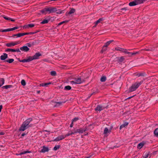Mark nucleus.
<instances>
[{
	"mask_svg": "<svg viewBox=\"0 0 158 158\" xmlns=\"http://www.w3.org/2000/svg\"><path fill=\"white\" fill-rule=\"evenodd\" d=\"M116 59L117 61L118 62H122L125 60V58L123 56L117 57Z\"/></svg>",
	"mask_w": 158,
	"mask_h": 158,
	"instance_id": "9d476101",
	"label": "nucleus"
},
{
	"mask_svg": "<svg viewBox=\"0 0 158 158\" xmlns=\"http://www.w3.org/2000/svg\"><path fill=\"white\" fill-rule=\"evenodd\" d=\"M24 35V33H19L13 35L12 37H14L15 36H17V37H20L21 36Z\"/></svg>",
	"mask_w": 158,
	"mask_h": 158,
	"instance_id": "2eb2a0df",
	"label": "nucleus"
},
{
	"mask_svg": "<svg viewBox=\"0 0 158 158\" xmlns=\"http://www.w3.org/2000/svg\"><path fill=\"white\" fill-rule=\"evenodd\" d=\"M79 119V118L77 117V118H74L73 120V122H76L77 121V120H78Z\"/></svg>",
	"mask_w": 158,
	"mask_h": 158,
	"instance_id": "603ef678",
	"label": "nucleus"
},
{
	"mask_svg": "<svg viewBox=\"0 0 158 158\" xmlns=\"http://www.w3.org/2000/svg\"><path fill=\"white\" fill-rule=\"evenodd\" d=\"M72 133H73V134H74L78 133L77 130V129H74L72 131H71Z\"/></svg>",
	"mask_w": 158,
	"mask_h": 158,
	"instance_id": "a18cd8bd",
	"label": "nucleus"
},
{
	"mask_svg": "<svg viewBox=\"0 0 158 158\" xmlns=\"http://www.w3.org/2000/svg\"><path fill=\"white\" fill-rule=\"evenodd\" d=\"M82 82L81 79V77L75 78L74 80L70 81L71 84H79Z\"/></svg>",
	"mask_w": 158,
	"mask_h": 158,
	"instance_id": "20e7f679",
	"label": "nucleus"
},
{
	"mask_svg": "<svg viewBox=\"0 0 158 158\" xmlns=\"http://www.w3.org/2000/svg\"><path fill=\"white\" fill-rule=\"evenodd\" d=\"M102 21V19H99L95 23V24L97 25L101 21Z\"/></svg>",
	"mask_w": 158,
	"mask_h": 158,
	"instance_id": "37998d69",
	"label": "nucleus"
},
{
	"mask_svg": "<svg viewBox=\"0 0 158 158\" xmlns=\"http://www.w3.org/2000/svg\"><path fill=\"white\" fill-rule=\"evenodd\" d=\"M140 4L143 3L145 1V0H138Z\"/></svg>",
	"mask_w": 158,
	"mask_h": 158,
	"instance_id": "09e8293b",
	"label": "nucleus"
},
{
	"mask_svg": "<svg viewBox=\"0 0 158 158\" xmlns=\"http://www.w3.org/2000/svg\"><path fill=\"white\" fill-rule=\"evenodd\" d=\"M50 74L52 76H55L56 75V73L55 71H52L50 72Z\"/></svg>",
	"mask_w": 158,
	"mask_h": 158,
	"instance_id": "7c9ffc66",
	"label": "nucleus"
},
{
	"mask_svg": "<svg viewBox=\"0 0 158 158\" xmlns=\"http://www.w3.org/2000/svg\"><path fill=\"white\" fill-rule=\"evenodd\" d=\"M32 120V118H29L27 119L22 124L21 127L19 128V130L20 131H23L31 127V126L29 124Z\"/></svg>",
	"mask_w": 158,
	"mask_h": 158,
	"instance_id": "f257e3e1",
	"label": "nucleus"
},
{
	"mask_svg": "<svg viewBox=\"0 0 158 158\" xmlns=\"http://www.w3.org/2000/svg\"><path fill=\"white\" fill-rule=\"evenodd\" d=\"M51 84L50 82L48 83H42L40 84V85L42 86H48Z\"/></svg>",
	"mask_w": 158,
	"mask_h": 158,
	"instance_id": "412c9836",
	"label": "nucleus"
},
{
	"mask_svg": "<svg viewBox=\"0 0 158 158\" xmlns=\"http://www.w3.org/2000/svg\"><path fill=\"white\" fill-rule=\"evenodd\" d=\"M20 49L21 51L27 52L29 51L30 49L27 46H23L21 47Z\"/></svg>",
	"mask_w": 158,
	"mask_h": 158,
	"instance_id": "9b49d317",
	"label": "nucleus"
},
{
	"mask_svg": "<svg viewBox=\"0 0 158 158\" xmlns=\"http://www.w3.org/2000/svg\"><path fill=\"white\" fill-rule=\"evenodd\" d=\"M73 135V133L72 132L71 133H68L67 134H66V135H64V137H65V138L67 136H69L70 135Z\"/></svg>",
	"mask_w": 158,
	"mask_h": 158,
	"instance_id": "49530a36",
	"label": "nucleus"
},
{
	"mask_svg": "<svg viewBox=\"0 0 158 158\" xmlns=\"http://www.w3.org/2000/svg\"><path fill=\"white\" fill-rule=\"evenodd\" d=\"M2 105L0 106V112L1 111L2 109Z\"/></svg>",
	"mask_w": 158,
	"mask_h": 158,
	"instance_id": "13d9d810",
	"label": "nucleus"
},
{
	"mask_svg": "<svg viewBox=\"0 0 158 158\" xmlns=\"http://www.w3.org/2000/svg\"><path fill=\"white\" fill-rule=\"evenodd\" d=\"M105 108L103 107L102 106H101L100 105H98L97 106V107L95 108V110L96 111H100L103 109H104Z\"/></svg>",
	"mask_w": 158,
	"mask_h": 158,
	"instance_id": "1a4fd4ad",
	"label": "nucleus"
},
{
	"mask_svg": "<svg viewBox=\"0 0 158 158\" xmlns=\"http://www.w3.org/2000/svg\"><path fill=\"white\" fill-rule=\"evenodd\" d=\"M143 82V81H141L140 82H136L134 84H132V86L129 88L130 92H132L135 91L141 85Z\"/></svg>",
	"mask_w": 158,
	"mask_h": 158,
	"instance_id": "7ed1b4c3",
	"label": "nucleus"
},
{
	"mask_svg": "<svg viewBox=\"0 0 158 158\" xmlns=\"http://www.w3.org/2000/svg\"><path fill=\"white\" fill-rule=\"evenodd\" d=\"M14 44V45H17L18 44H19L20 43V41H17L15 42H13Z\"/></svg>",
	"mask_w": 158,
	"mask_h": 158,
	"instance_id": "3c124183",
	"label": "nucleus"
},
{
	"mask_svg": "<svg viewBox=\"0 0 158 158\" xmlns=\"http://www.w3.org/2000/svg\"><path fill=\"white\" fill-rule=\"evenodd\" d=\"M154 133L155 136L156 137H158V128H157L155 129Z\"/></svg>",
	"mask_w": 158,
	"mask_h": 158,
	"instance_id": "a878e982",
	"label": "nucleus"
},
{
	"mask_svg": "<svg viewBox=\"0 0 158 158\" xmlns=\"http://www.w3.org/2000/svg\"><path fill=\"white\" fill-rule=\"evenodd\" d=\"M128 124V123L127 122H125L123 124L121 125L119 127L120 129H121L122 128L125 127L126 126H127Z\"/></svg>",
	"mask_w": 158,
	"mask_h": 158,
	"instance_id": "dca6fc26",
	"label": "nucleus"
},
{
	"mask_svg": "<svg viewBox=\"0 0 158 158\" xmlns=\"http://www.w3.org/2000/svg\"><path fill=\"white\" fill-rule=\"evenodd\" d=\"M36 33V32H30L24 33V35H33Z\"/></svg>",
	"mask_w": 158,
	"mask_h": 158,
	"instance_id": "c9c22d12",
	"label": "nucleus"
},
{
	"mask_svg": "<svg viewBox=\"0 0 158 158\" xmlns=\"http://www.w3.org/2000/svg\"><path fill=\"white\" fill-rule=\"evenodd\" d=\"M10 20H11V21L14 22L15 21V20L13 19H11L10 18Z\"/></svg>",
	"mask_w": 158,
	"mask_h": 158,
	"instance_id": "338daca9",
	"label": "nucleus"
},
{
	"mask_svg": "<svg viewBox=\"0 0 158 158\" xmlns=\"http://www.w3.org/2000/svg\"><path fill=\"white\" fill-rule=\"evenodd\" d=\"M149 155L148 153H144L143 155V158H147Z\"/></svg>",
	"mask_w": 158,
	"mask_h": 158,
	"instance_id": "b1692460",
	"label": "nucleus"
},
{
	"mask_svg": "<svg viewBox=\"0 0 158 158\" xmlns=\"http://www.w3.org/2000/svg\"><path fill=\"white\" fill-rule=\"evenodd\" d=\"M14 52H20V51L19 49H14Z\"/></svg>",
	"mask_w": 158,
	"mask_h": 158,
	"instance_id": "6e6d98bb",
	"label": "nucleus"
},
{
	"mask_svg": "<svg viewBox=\"0 0 158 158\" xmlns=\"http://www.w3.org/2000/svg\"><path fill=\"white\" fill-rule=\"evenodd\" d=\"M12 87V85H6L4 86L3 87H4L6 89H7L8 88H10Z\"/></svg>",
	"mask_w": 158,
	"mask_h": 158,
	"instance_id": "a19ab883",
	"label": "nucleus"
},
{
	"mask_svg": "<svg viewBox=\"0 0 158 158\" xmlns=\"http://www.w3.org/2000/svg\"><path fill=\"white\" fill-rule=\"evenodd\" d=\"M31 152V151H29L28 150L26 151H24L23 152H20L19 153V154H18V155H22L24 154H25L27 153H30ZM17 155H18V154H17Z\"/></svg>",
	"mask_w": 158,
	"mask_h": 158,
	"instance_id": "6ab92c4d",
	"label": "nucleus"
},
{
	"mask_svg": "<svg viewBox=\"0 0 158 158\" xmlns=\"http://www.w3.org/2000/svg\"><path fill=\"white\" fill-rule=\"evenodd\" d=\"M144 143L141 142L139 143L137 145V148L139 149H141L144 145Z\"/></svg>",
	"mask_w": 158,
	"mask_h": 158,
	"instance_id": "a211bd4d",
	"label": "nucleus"
},
{
	"mask_svg": "<svg viewBox=\"0 0 158 158\" xmlns=\"http://www.w3.org/2000/svg\"><path fill=\"white\" fill-rule=\"evenodd\" d=\"M113 40H111L109 41H108L105 44V45H104L106 47H107L108 46H109L110 44L112 42H113Z\"/></svg>",
	"mask_w": 158,
	"mask_h": 158,
	"instance_id": "5701e85b",
	"label": "nucleus"
},
{
	"mask_svg": "<svg viewBox=\"0 0 158 158\" xmlns=\"http://www.w3.org/2000/svg\"><path fill=\"white\" fill-rule=\"evenodd\" d=\"M111 131L110 130H109L107 128L105 127L104 129V134H106L108 132H110Z\"/></svg>",
	"mask_w": 158,
	"mask_h": 158,
	"instance_id": "bb28decb",
	"label": "nucleus"
},
{
	"mask_svg": "<svg viewBox=\"0 0 158 158\" xmlns=\"http://www.w3.org/2000/svg\"><path fill=\"white\" fill-rule=\"evenodd\" d=\"M6 45L7 47H11L15 46L13 42L7 43L6 44Z\"/></svg>",
	"mask_w": 158,
	"mask_h": 158,
	"instance_id": "4be33fe9",
	"label": "nucleus"
},
{
	"mask_svg": "<svg viewBox=\"0 0 158 158\" xmlns=\"http://www.w3.org/2000/svg\"><path fill=\"white\" fill-rule=\"evenodd\" d=\"M75 11V10L74 8H71V10L68 13L69 14H72L74 13Z\"/></svg>",
	"mask_w": 158,
	"mask_h": 158,
	"instance_id": "393cba45",
	"label": "nucleus"
},
{
	"mask_svg": "<svg viewBox=\"0 0 158 158\" xmlns=\"http://www.w3.org/2000/svg\"><path fill=\"white\" fill-rule=\"evenodd\" d=\"M64 13V10H59L56 12V13L57 14H61Z\"/></svg>",
	"mask_w": 158,
	"mask_h": 158,
	"instance_id": "4c0bfd02",
	"label": "nucleus"
},
{
	"mask_svg": "<svg viewBox=\"0 0 158 158\" xmlns=\"http://www.w3.org/2000/svg\"><path fill=\"white\" fill-rule=\"evenodd\" d=\"M134 96H131V97H129V98H127V99H131V98L133 97H134Z\"/></svg>",
	"mask_w": 158,
	"mask_h": 158,
	"instance_id": "774afa93",
	"label": "nucleus"
},
{
	"mask_svg": "<svg viewBox=\"0 0 158 158\" xmlns=\"http://www.w3.org/2000/svg\"><path fill=\"white\" fill-rule=\"evenodd\" d=\"M57 11V9L56 7L50 6L46 7L40 11V12L43 14L46 15L47 13L50 14L52 13L55 12Z\"/></svg>",
	"mask_w": 158,
	"mask_h": 158,
	"instance_id": "f03ea898",
	"label": "nucleus"
},
{
	"mask_svg": "<svg viewBox=\"0 0 158 158\" xmlns=\"http://www.w3.org/2000/svg\"><path fill=\"white\" fill-rule=\"evenodd\" d=\"M0 31L2 32L9 31H10V30H9V28H8V29H6L1 30Z\"/></svg>",
	"mask_w": 158,
	"mask_h": 158,
	"instance_id": "de8ad7c7",
	"label": "nucleus"
},
{
	"mask_svg": "<svg viewBox=\"0 0 158 158\" xmlns=\"http://www.w3.org/2000/svg\"><path fill=\"white\" fill-rule=\"evenodd\" d=\"M24 63L25 62H30V61L32 60L31 58V56H29L28 57L27 59H24Z\"/></svg>",
	"mask_w": 158,
	"mask_h": 158,
	"instance_id": "f3484780",
	"label": "nucleus"
},
{
	"mask_svg": "<svg viewBox=\"0 0 158 158\" xmlns=\"http://www.w3.org/2000/svg\"><path fill=\"white\" fill-rule=\"evenodd\" d=\"M26 135V134L25 133H23L21 135L22 136H24Z\"/></svg>",
	"mask_w": 158,
	"mask_h": 158,
	"instance_id": "0e129e2a",
	"label": "nucleus"
},
{
	"mask_svg": "<svg viewBox=\"0 0 158 158\" xmlns=\"http://www.w3.org/2000/svg\"><path fill=\"white\" fill-rule=\"evenodd\" d=\"M43 60L44 61H45V62H49V60H47V59H44V60Z\"/></svg>",
	"mask_w": 158,
	"mask_h": 158,
	"instance_id": "680f3d73",
	"label": "nucleus"
},
{
	"mask_svg": "<svg viewBox=\"0 0 158 158\" xmlns=\"http://www.w3.org/2000/svg\"><path fill=\"white\" fill-rule=\"evenodd\" d=\"M56 104L54 106V107H58L62 105L63 102H56Z\"/></svg>",
	"mask_w": 158,
	"mask_h": 158,
	"instance_id": "72a5a7b5",
	"label": "nucleus"
},
{
	"mask_svg": "<svg viewBox=\"0 0 158 158\" xmlns=\"http://www.w3.org/2000/svg\"><path fill=\"white\" fill-rule=\"evenodd\" d=\"M122 52L125 53L126 54H130V55L129 56H131L132 55H136L139 53V52H130L127 51V49H123Z\"/></svg>",
	"mask_w": 158,
	"mask_h": 158,
	"instance_id": "39448f33",
	"label": "nucleus"
},
{
	"mask_svg": "<svg viewBox=\"0 0 158 158\" xmlns=\"http://www.w3.org/2000/svg\"><path fill=\"white\" fill-rule=\"evenodd\" d=\"M49 21V19H44L40 23L42 24H44L45 23H48Z\"/></svg>",
	"mask_w": 158,
	"mask_h": 158,
	"instance_id": "aec40b11",
	"label": "nucleus"
},
{
	"mask_svg": "<svg viewBox=\"0 0 158 158\" xmlns=\"http://www.w3.org/2000/svg\"><path fill=\"white\" fill-rule=\"evenodd\" d=\"M73 122H72V123H71V124H70V127H73Z\"/></svg>",
	"mask_w": 158,
	"mask_h": 158,
	"instance_id": "052dcab7",
	"label": "nucleus"
},
{
	"mask_svg": "<svg viewBox=\"0 0 158 158\" xmlns=\"http://www.w3.org/2000/svg\"><path fill=\"white\" fill-rule=\"evenodd\" d=\"M27 46H28L29 47H32V46L34 44H31L30 43H27Z\"/></svg>",
	"mask_w": 158,
	"mask_h": 158,
	"instance_id": "8fccbe9b",
	"label": "nucleus"
},
{
	"mask_svg": "<svg viewBox=\"0 0 158 158\" xmlns=\"http://www.w3.org/2000/svg\"><path fill=\"white\" fill-rule=\"evenodd\" d=\"M49 151L48 148L45 147L44 146L43 147V148L40 151V152L44 153L46 152H48Z\"/></svg>",
	"mask_w": 158,
	"mask_h": 158,
	"instance_id": "f8f14e48",
	"label": "nucleus"
},
{
	"mask_svg": "<svg viewBox=\"0 0 158 158\" xmlns=\"http://www.w3.org/2000/svg\"><path fill=\"white\" fill-rule=\"evenodd\" d=\"M14 28L15 30L19 28V27H14Z\"/></svg>",
	"mask_w": 158,
	"mask_h": 158,
	"instance_id": "e2e57ef3",
	"label": "nucleus"
},
{
	"mask_svg": "<svg viewBox=\"0 0 158 158\" xmlns=\"http://www.w3.org/2000/svg\"><path fill=\"white\" fill-rule=\"evenodd\" d=\"M144 75V74L142 73H138L137 74V76L139 77L140 76H143Z\"/></svg>",
	"mask_w": 158,
	"mask_h": 158,
	"instance_id": "864d4df0",
	"label": "nucleus"
},
{
	"mask_svg": "<svg viewBox=\"0 0 158 158\" xmlns=\"http://www.w3.org/2000/svg\"><path fill=\"white\" fill-rule=\"evenodd\" d=\"M68 22V20H65V21H62V22H61L60 23L58 24V26H60V25H61V24H63V23H67Z\"/></svg>",
	"mask_w": 158,
	"mask_h": 158,
	"instance_id": "79ce46f5",
	"label": "nucleus"
},
{
	"mask_svg": "<svg viewBox=\"0 0 158 158\" xmlns=\"http://www.w3.org/2000/svg\"><path fill=\"white\" fill-rule=\"evenodd\" d=\"M78 133L81 134L85 132L86 131V128H80L79 129H77Z\"/></svg>",
	"mask_w": 158,
	"mask_h": 158,
	"instance_id": "4468645a",
	"label": "nucleus"
},
{
	"mask_svg": "<svg viewBox=\"0 0 158 158\" xmlns=\"http://www.w3.org/2000/svg\"><path fill=\"white\" fill-rule=\"evenodd\" d=\"M20 62H22L24 63V60H19Z\"/></svg>",
	"mask_w": 158,
	"mask_h": 158,
	"instance_id": "69168bd1",
	"label": "nucleus"
},
{
	"mask_svg": "<svg viewBox=\"0 0 158 158\" xmlns=\"http://www.w3.org/2000/svg\"><path fill=\"white\" fill-rule=\"evenodd\" d=\"M65 138V137H64V135H59L57 136L56 139H54L53 140L54 141H58L60 140H61Z\"/></svg>",
	"mask_w": 158,
	"mask_h": 158,
	"instance_id": "0eeeda50",
	"label": "nucleus"
},
{
	"mask_svg": "<svg viewBox=\"0 0 158 158\" xmlns=\"http://www.w3.org/2000/svg\"><path fill=\"white\" fill-rule=\"evenodd\" d=\"M35 25L33 24H29L27 25V27H32L34 26Z\"/></svg>",
	"mask_w": 158,
	"mask_h": 158,
	"instance_id": "ea45409f",
	"label": "nucleus"
},
{
	"mask_svg": "<svg viewBox=\"0 0 158 158\" xmlns=\"http://www.w3.org/2000/svg\"><path fill=\"white\" fill-rule=\"evenodd\" d=\"M21 84L23 85L24 86L26 85V82L24 80H22L21 81Z\"/></svg>",
	"mask_w": 158,
	"mask_h": 158,
	"instance_id": "c03bdc74",
	"label": "nucleus"
},
{
	"mask_svg": "<svg viewBox=\"0 0 158 158\" xmlns=\"http://www.w3.org/2000/svg\"><path fill=\"white\" fill-rule=\"evenodd\" d=\"M14 49H10V48H7L6 49L5 51L6 52H14Z\"/></svg>",
	"mask_w": 158,
	"mask_h": 158,
	"instance_id": "cd10ccee",
	"label": "nucleus"
},
{
	"mask_svg": "<svg viewBox=\"0 0 158 158\" xmlns=\"http://www.w3.org/2000/svg\"><path fill=\"white\" fill-rule=\"evenodd\" d=\"M3 55H1L0 56V59L2 60H5L8 57V55L6 53H3Z\"/></svg>",
	"mask_w": 158,
	"mask_h": 158,
	"instance_id": "ddd939ff",
	"label": "nucleus"
},
{
	"mask_svg": "<svg viewBox=\"0 0 158 158\" xmlns=\"http://www.w3.org/2000/svg\"><path fill=\"white\" fill-rule=\"evenodd\" d=\"M60 146L59 145H56L53 148V150H54L56 151L58 149L60 148Z\"/></svg>",
	"mask_w": 158,
	"mask_h": 158,
	"instance_id": "58836bf2",
	"label": "nucleus"
},
{
	"mask_svg": "<svg viewBox=\"0 0 158 158\" xmlns=\"http://www.w3.org/2000/svg\"><path fill=\"white\" fill-rule=\"evenodd\" d=\"M127 10V7H124V8H122L121 9V10Z\"/></svg>",
	"mask_w": 158,
	"mask_h": 158,
	"instance_id": "4d7b16f0",
	"label": "nucleus"
},
{
	"mask_svg": "<svg viewBox=\"0 0 158 158\" xmlns=\"http://www.w3.org/2000/svg\"><path fill=\"white\" fill-rule=\"evenodd\" d=\"M3 18L7 20H10V18H8V17H7L6 16H3Z\"/></svg>",
	"mask_w": 158,
	"mask_h": 158,
	"instance_id": "5fc2aeb1",
	"label": "nucleus"
},
{
	"mask_svg": "<svg viewBox=\"0 0 158 158\" xmlns=\"http://www.w3.org/2000/svg\"><path fill=\"white\" fill-rule=\"evenodd\" d=\"M115 49L116 50L122 52L123 48L120 47H116L115 48Z\"/></svg>",
	"mask_w": 158,
	"mask_h": 158,
	"instance_id": "f704fd0d",
	"label": "nucleus"
},
{
	"mask_svg": "<svg viewBox=\"0 0 158 158\" xmlns=\"http://www.w3.org/2000/svg\"><path fill=\"white\" fill-rule=\"evenodd\" d=\"M107 50L106 47H105L104 45L103 46L102 48L101 51V52L102 53H103L104 52L106 51Z\"/></svg>",
	"mask_w": 158,
	"mask_h": 158,
	"instance_id": "2f4dec72",
	"label": "nucleus"
},
{
	"mask_svg": "<svg viewBox=\"0 0 158 158\" xmlns=\"http://www.w3.org/2000/svg\"><path fill=\"white\" fill-rule=\"evenodd\" d=\"M41 54L39 52L36 53L33 56H31L32 60L38 59Z\"/></svg>",
	"mask_w": 158,
	"mask_h": 158,
	"instance_id": "6e6552de",
	"label": "nucleus"
},
{
	"mask_svg": "<svg viewBox=\"0 0 158 158\" xmlns=\"http://www.w3.org/2000/svg\"><path fill=\"white\" fill-rule=\"evenodd\" d=\"M106 78L105 76H103L101 78L100 81L102 82H104L106 80Z\"/></svg>",
	"mask_w": 158,
	"mask_h": 158,
	"instance_id": "473e14b6",
	"label": "nucleus"
},
{
	"mask_svg": "<svg viewBox=\"0 0 158 158\" xmlns=\"http://www.w3.org/2000/svg\"><path fill=\"white\" fill-rule=\"evenodd\" d=\"M14 61V59H10L9 60H6L5 61L7 62H8L10 63H12Z\"/></svg>",
	"mask_w": 158,
	"mask_h": 158,
	"instance_id": "c756f323",
	"label": "nucleus"
},
{
	"mask_svg": "<svg viewBox=\"0 0 158 158\" xmlns=\"http://www.w3.org/2000/svg\"><path fill=\"white\" fill-rule=\"evenodd\" d=\"M9 30H10V31L14 30H15L14 28L13 27L12 28H9Z\"/></svg>",
	"mask_w": 158,
	"mask_h": 158,
	"instance_id": "bf43d9fd",
	"label": "nucleus"
},
{
	"mask_svg": "<svg viewBox=\"0 0 158 158\" xmlns=\"http://www.w3.org/2000/svg\"><path fill=\"white\" fill-rule=\"evenodd\" d=\"M0 82L2 83L1 85H2L4 83V79L3 78H1L0 79Z\"/></svg>",
	"mask_w": 158,
	"mask_h": 158,
	"instance_id": "e433bc0d",
	"label": "nucleus"
},
{
	"mask_svg": "<svg viewBox=\"0 0 158 158\" xmlns=\"http://www.w3.org/2000/svg\"><path fill=\"white\" fill-rule=\"evenodd\" d=\"M71 89V87L69 85L65 86L64 88V89L65 90H69Z\"/></svg>",
	"mask_w": 158,
	"mask_h": 158,
	"instance_id": "c85d7f7f",
	"label": "nucleus"
},
{
	"mask_svg": "<svg viewBox=\"0 0 158 158\" xmlns=\"http://www.w3.org/2000/svg\"><path fill=\"white\" fill-rule=\"evenodd\" d=\"M138 4H140V3L138 0H134L132 2H129V5L130 6H135Z\"/></svg>",
	"mask_w": 158,
	"mask_h": 158,
	"instance_id": "423d86ee",
	"label": "nucleus"
}]
</instances>
